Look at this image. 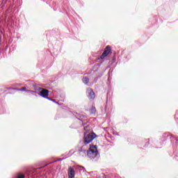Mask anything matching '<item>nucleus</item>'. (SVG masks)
I'll list each match as a JSON object with an SVG mask.
<instances>
[{
  "mask_svg": "<svg viewBox=\"0 0 178 178\" xmlns=\"http://www.w3.org/2000/svg\"><path fill=\"white\" fill-rule=\"evenodd\" d=\"M76 176V172L74 171V168L73 167L70 166L68 168V178H74Z\"/></svg>",
  "mask_w": 178,
  "mask_h": 178,
  "instance_id": "obj_6",
  "label": "nucleus"
},
{
  "mask_svg": "<svg viewBox=\"0 0 178 178\" xmlns=\"http://www.w3.org/2000/svg\"><path fill=\"white\" fill-rule=\"evenodd\" d=\"M83 82L84 83V84H88V83H90V79H88V77H84L83 79Z\"/></svg>",
  "mask_w": 178,
  "mask_h": 178,
  "instance_id": "obj_7",
  "label": "nucleus"
},
{
  "mask_svg": "<svg viewBox=\"0 0 178 178\" xmlns=\"http://www.w3.org/2000/svg\"><path fill=\"white\" fill-rule=\"evenodd\" d=\"M41 90H42L40 92L39 95L43 98H48V95H49V90L44 88H41Z\"/></svg>",
  "mask_w": 178,
  "mask_h": 178,
  "instance_id": "obj_5",
  "label": "nucleus"
},
{
  "mask_svg": "<svg viewBox=\"0 0 178 178\" xmlns=\"http://www.w3.org/2000/svg\"><path fill=\"white\" fill-rule=\"evenodd\" d=\"M96 136L97 135H95V133H90L88 135H85V136H84V144H90V143H91V141H92V140L95 139Z\"/></svg>",
  "mask_w": 178,
  "mask_h": 178,
  "instance_id": "obj_2",
  "label": "nucleus"
},
{
  "mask_svg": "<svg viewBox=\"0 0 178 178\" xmlns=\"http://www.w3.org/2000/svg\"><path fill=\"white\" fill-rule=\"evenodd\" d=\"M17 91H26V87H23L21 89L17 90Z\"/></svg>",
  "mask_w": 178,
  "mask_h": 178,
  "instance_id": "obj_11",
  "label": "nucleus"
},
{
  "mask_svg": "<svg viewBox=\"0 0 178 178\" xmlns=\"http://www.w3.org/2000/svg\"><path fill=\"white\" fill-rule=\"evenodd\" d=\"M96 112H97V110L95 109V107H92L90 108V113H91V115H95Z\"/></svg>",
  "mask_w": 178,
  "mask_h": 178,
  "instance_id": "obj_8",
  "label": "nucleus"
},
{
  "mask_svg": "<svg viewBox=\"0 0 178 178\" xmlns=\"http://www.w3.org/2000/svg\"><path fill=\"white\" fill-rule=\"evenodd\" d=\"M82 154L83 155H86V150H79V154L82 155Z\"/></svg>",
  "mask_w": 178,
  "mask_h": 178,
  "instance_id": "obj_10",
  "label": "nucleus"
},
{
  "mask_svg": "<svg viewBox=\"0 0 178 178\" xmlns=\"http://www.w3.org/2000/svg\"><path fill=\"white\" fill-rule=\"evenodd\" d=\"M98 155V149L97 145H92L90 147L89 150L87 151V156L90 159H94V158H97Z\"/></svg>",
  "mask_w": 178,
  "mask_h": 178,
  "instance_id": "obj_1",
  "label": "nucleus"
},
{
  "mask_svg": "<svg viewBox=\"0 0 178 178\" xmlns=\"http://www.w3.org/2000/svg\"><path fill=\"white\" fill-rule=\"evenodd\" d=\"M6 90H19V88H12V87H8V88H6Z\"/></svg>",
  "mask_w": 178,
  "mask_h": 178,
  "instance_id": "obj_9",
  "label": "nucleus"
},
{
  "mask_svg": "<svg viewBox=\"0 0 178 178\" xmlns=\"http://www.w3.org/2000/svg\"><path fill=\"white\" fill-rule=\"evenodd\" d=\"M86 94H88V98H89V99L92 101L95 99V92L91 88L86 90Z\"/></svg>",
  "mask_w": 178,
  "mask_h": 178,
  "instance_id": "obj_3",
  "label": "nucleus"
},
{
  "mask_svg": "<svg viewBox=\"0 0 178 178\" xmlns=\"http://www.w3.org/2000/svg\"><path fill=\"white\" fill-rule=\"evenodd\" d=\"M87 129H88V127H86L84 128L85 130H87Z\"/></svg>",
  "mask_w": 178,
  "mask_h": 178,
  "instance_id": "obj_13",
  "label": "nucleus"
},
{
  "mask_svg": "<svg viewBox=\"0 0 178 178\" xmlns=\"http://www.w3.org/2000/svg\"><path fill=\"white\" fill-rule=\"evenodd\" d=\"M24 177H25L24 175H17V178H24Z\"/></svg>",
  "mask_w": 178,
  "mask_h": 178,
  "instance_id": "obj_12",
  "label": "nucleus"
},
{
  "mask_svg": "<svg viewBox=\"0 0 178 178\" xmlns=\"http://www.w3.org/2000/svg\"><path fill=\"white\" fill-rule=\"evenodd\" d=\"M111 49H112L111 48V46H106V48L104 49L103 54H102V56L98 58V59H104L106 58V56L109 55V53L111 52Z\"/></svg>",
  "mask_w": 178,
  "mask_h": 178,
  "instance_id": "obj_4",
  "label": "nucleus"
}]
</instances>
